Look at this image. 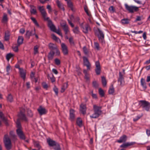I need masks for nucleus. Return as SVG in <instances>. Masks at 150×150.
Listing matches in <instances>:
<instances>
[{"instance_id":"nucleus-46","label":"nucleus","mask_w":150,"mask_h":150,"mask_svg":"<svg viewBox=\"0 0 150 150\" xmlns=\"http://www.w3.org/2000/svg\"><path fill=\"white\" fill-rule=\"evenodd\" d=\"M35 146L38 148L39 150L41 148V146L39 142H35L34 143Z\"/></svg>"},{"instance_id":"nucleus-51","label":"nucleus","mask_w":150,"mask_h":150,"mask_svg":"<svg viewBox=\"0 0 150 150\" xmlns=\"http://www.w3.org/2000/svg\"><path fill=\"white\" fill-rule=\"evenodd\" d=\"M83 52L84 54L86 55L88 53V50L87 48L85 46L83 47Z\"/></svg>"},{"instance_id":"nucleus-13","label":"nucleus","mask_w":150,"mask_h":150,"mask_svg":"<svg viewBox=\"0 0 150 150\" xmlns=\"http://www.w3.org/2000/svg\"><path fill=\"white\" fill-rule=\"evenodd\" d=\"M21 112V113H20L18 114V117H19L18 119L19 120L21 119L25 121H27V119L24 114V110H23Z\"/></svg>"},{"instance_id":"nucleus-31","label":"nucleus","mask_w":150,"mask_h":150,"mask_svg":"<svg viewBox=\"0 0 150 150\" xmlns=\"http://www.w3.org/2000/svg\"><path fill=\"white\" fill-rule=\"evenodd\" d=\"M56 3L58 7L60 9H62L63 11H64V8L63 6V5L58 0L56 1Z\"/></svg>"},{"instance_id":"nucleus-39","label":"nucleus","mask_w":150,"mask_h":150,"mask_svg":"<svg viewBox=\"0 0 150 150\" xmlns=\"http://www.w3.org/2000/svg\"><path fill=\"white\" fill-rule=\"evenodd\" d=\"M51 35L52 39L58 42H60L61 41L54 34H52Z\"/></svg>"},{"instance_id":"nucleus-54","label":"nucleus","mask_w":150,"mask_h":150,"mask_svg":"<svg viewBox=\"0 0 150 150\" xmlns=\"http://www.w3.org/2000/svg\"><path fill=\"white\" fill-rule=\"evenodd\" d=\"M93 86L94 88H97L98 87L99 84L96 81H94L93 82Z\"/></svg>"},{"instance_id":"nucleus-27","label":"nucleus","mask_w":150,"mask_h":150,"mask_svg":"<svg viewBox=\"0 0 150 150\" xmlns=\"http://www.w3.org/2000/svg\"><path fill=\"white\" fill-rule=\"evenodd\" d=\"M141 85L143 88L144 89H146V83L145 82V79L142 78L140 81Z\"/></svg>"},{"instance_id":"nucleus-41","label":"nucleus","mask_w":150,"mask_h":150,"mask_svg":"<svg viewBox=\"0 0 150 150\" xmlns=\"http://www.w3.org/2000/svg\"><path fill=\"white\" fill-rule=\"evenodd\" d=\"M62 28L64 31L65 34L66 35H67L69 32L68 26L67 25L64 27Z\"/></svg>"},{"instance_id":"nucleus-6","label":"nucleus","mask_w":150,"mask_h":150,"mask_svg":"<svg viewBox=\"0 0 150 150\" xmlns=\"http://www.w3.org/2000/svg\"><path fill=\"white\" fill-rule=\"evenodd\" d=\"M141 107L145 110L149 111L150 108V103L145 100H141Z\"/></svg>"},{"instance_id":"nucleus-29","label":"nucleus","mask_w":150,"mask_h":150,"mask_svg":"<svg viewBox=\"0 0 150 150\" xmlns=\"http://www.w3.org/2000/svg\"><path fill=\"white\" fill-rule=\"evenodd\" d=\"M23 38L22 36H19L18 37L17 42L18 45H20L23 43Z\"/></svg>"},{"instance_id":"nucleus-52","label":"nucleus","mask_w":150,"mask_h":150,"mask_svg":"<svg viewBox=\"0 0 150 150\" xmlns=\"http://www.w3.org/2000/svg\"><path fill=\"white\" fill-rule=\"evenodd\" d=\"M13 56V54L11 53H9L6 56V59L7 61H9L10 59Z\"/></svg>"},{"instance_id":"nucleus-63","label":"nucleus","mask_w":150,"mask_h":150,"mask_svg":"<svg viewBox=\"0 0 150 150\" xmlns=\"http://www.w3.org/2000/svg\"><path fill=\"white\" fill-rule=\"evenodd\" d=\"M53 51H54V54L56 53L57 55H59L60 54V52L57 47Z\"/></svg>"},{"instance_id":"nucleus-45","label":"nucleus","mask_w":150,"mask_h":150,"mask_svg":"<svg viewBox=\"0 0 150 150\" xmlns=\"http://www.w3.org/2000/svg\"><path fill=\"white\" fill-rule=\"evenodd\" d=\"M7 100L10 102H11L13 101V98L11 94H9L8 95L7 97Z\"/></svg>"},{"instance_id":"nucleus-9","label":"nucleus","mask_w":150,"mask_h":150,"mask_svg":"<svg viewBox=\"0 0 150 150\" xmlns=\"http://www.w3.org/2000/svg\"><path fill=\"white\" fill-rule=\"evenodd\" d=\"M37 110L40 115L46 114L47 112L45 108L41 106H39Z\"/></svg>"},{"instance_id":"nucleus-5","label":"nucleus","mask_w":150,"mask_h":150,"mask_svg":"<svg viewBox=\"0 0 150 150\" xmlns=\"http://www.w3.org/2000/svg\"><path fill=\"white\" fill-rule=\"evenodd\" d=\"M95 32L96 34L98 36L100 41L102 43H103L104 42V35L103 32L99 28H98L95 31Z\"/></svg>"},{"instance_id":"nucleus-26","label":"nucleus","mask_w":150,"mask_h":150,"mask_svg":"<svg viewBox=\"0 0 150 150\" xmlns=\"http://www.w3.org/2000/svg\"><path fill=\"white\" fill-rule=\"evenodd\" d=\"M49 48L52 51H54L57 47V45L55 44L52 43H50L49 44Z\"/></svg>"},{"instance_id":"nucleus-35","label":"nucleus","mask_w":150,"mask_h":150,"mask_svg":"<svg viewBox=\"0 0 150 150\" xmlns=\"http://www.w3.org/2000/svg\"><path fill=\"white\" fill-rule=\"evenodd\" d=\"M54 54V51H52L49 53L48 55L49 59L50 60L52 59L53 57Z\"/></svg>"},{"instance_id":"nucleus-16","label":"nucleus","mask_w":150,"mask_h":150,"mask_svg":"<svg viewBox=\"0 0 150 150\" xmlns=\"http://www.w3.org/2000/svg\"><path fill=\"white\" fill-rule=\"evenodd\" d=\"M47 21H48V27L50 28L51 30L54 32L56 29L55 26L51 21L49 20V19Z\"/></svg>"},{"instance_id":"nucleus-1","label":"nucleus","mask_w":150,"mask_h":150,"mask_svg":"<svg viewBox=\"0 0 150 150\" xmlns=\"http://www.w3.org/2000/svg\"><path fill=\"white\" fill-rule=\"evenodd\" d=\"M101 107L98 106L96 105H93V110L94 113L90 116L91 118H96L98 117L101 114L102 111L101 110Z\"/></svg>"},{"instance_id":"nucleus-56","label":"nucleus","mask_w":150,"mask_h":150,"mask_svg":"<svg viewBox=\"0 0 150 150\" xmlns=\"http://www.w3.org/2000/svg\"><path fill=\"white\" fill-rule=\"evenodd\" d=\"M60 25L62 27H64L67 25L65 21H62L60 23Z\"/></svg>"},{"instance_id":"nucleus-11","label":"nucleus","mask_w":150,"mask_h":150,"mask_svg":"<svg viewBox=\"0 0 150 150\" xmlns=\"http://www.w3.org/2000/svg\"><path fill=\"white\" fill-rule=\"evenodd\" d=\"M83 58L84 65L86 66L88 70L90 69L91 67V64L88 58L85 57H83Z\"/></svg>"},{"instance_id":"nucleus-28","label":"nucleus","mask_w":150,"mask_h":150,"mask_svg":"<svg viewBox=\"0 0 150 150\" xmlns=\"http://www.w3.org/2000/svg\"><path fill=\"white\" fill-rule=\"evenodd\" d=\"M10 36V34L9 31L8 30L6 31L5 33V40L6 41L8 40Z\"/></svg>"},{"instance_id":"nucleus-15","label":"nucleus","mask_w":150,"mask_h":150,"mask_svg":"<svg viewBox=\"0 0 150 150\" xmlns=\"http://www.w3.org/2000/svg\"><path fill=\"white\" fill-rule=\"evenodd\" d=\"M118 81L120 83V84L121 86H122L124 85L125 82L123 76L120 72L119 73V78Z\"/></svg>"},{"instance_id":"nucleus-4","label":"nucleus","mask_w":150,"mask_h":150,"mask_svg":"<svg viewBox=\"0 0 150 150\" xmlns=\"http://www.w3.org/2000/svg\"><path fill=\"white\" fill-rule=\"evenodd\" d=\"M4 141L6 149L8 150L10 149L11 146V141L7 134L4 135Z\"/></svg>"},{"instance_id":"nucleus-7","label":"nucleus","mask_w":150,"mask_h":150,"mask_svg":"<svg viewBox=\"0 0 150 150\" xmlns=\"http://www.w3.org/2000/svg\"><path fill=\"white\" fill-rule=\"evenodd\" d=\"M16 132L17 135L20 139L25 140V135L21 129H17Z\"/></svg>"},{"instance_id":"nucleus-64","label":"nucleus","mask_w":150,"mask_h":150,"mask_svg":"<svg viewBox=\"0 0 150 150\" xmlns=\"http://www.w3.org/2000/svg\"><path fill=\"white\" fill-rule=\"evenodd\" d=\"M47 8L48 10V12L50 13L52 11V8L50 5H48Z\"/></svg>"},{"instance_id":"nucleus-24","label":"nucleus","mask_w":150,"mask_h":150,"mask_svg":"<svg viewBox=\"0 0 150 150\" xmlns=\"http://www.w3.org/2000/svg\"><path fill=\"white\" fill-rule=\"evenodd\" d=\"M42 16L45 20H48L49 18L47 17V13L45 10V9L40 11Z\"/></svg>"},{"instance_id":"nucleus-14","label":"nucleus","mask_w":150,"mask_h":150,"mask_svg":"<svg viewBox=\"0 0 150 150\" xmlns=\"http://www.w3.org/2000/svg\"><path fill=\"white\" fill-rule=\"evenodd\" d=\"M75 111L72 109H71L69 111V119L71 121H74L75 119Z\"/></svg>"},{"instance_id":"nucleus-22","label":"nucleus","mask_w":150,"mask_h":150,"mask_svg":"<svg viewBox=\"0 0 150 150\" xmlns=\"http://www.w3.org/2000/svg\"><path fill=\"white\" fill-rule=\"evenodd\" d=\"M19 69L21 76L23 79L25 80L26 76V73L25 72L23 69L19 68Z\"/></svg>"},{"instance_id":"nucleus-37","label":"nucleus","mask_w":150,"mask_h":150,"mask_svg":"<svg viewBox=\"0 0 150 150\" xmlns=\"http://www.w3.org/2000/svg\"><path fill=\"white\" fill-rule=\"evenodd\" d=\"M16 125L17 129H21V126L19 119H17L16 122Z\"/></svg>"},{"instance_id":"nucleus-40","label":"nucleus","mask_w":150,"mask_h":150,"mask_svg":"<svg viewBox=\"0 0 150 150\" xmlns=\"http://www.w3.org/2000/svg\"><path fill=\"white\" fill-rule=\"evenodd\" d=\"M30 19L32 20V21L33 22V23H34L35 25H36V26L38 27H39V25L38 24L37 21L35 19V18L32 17H31Z\"/></svg>"},{"instance_id":"nucleus-34","label":"nucleus","mask_w":150,"mask_h":150,"mask_svg":"<svg viewBox=\"0 0 150 150\" xmlns=\"http://www.w3.org/2000/svg\"><path fill=\"white\" fill-rule=\"evenodd\" d=\"M76 123L77 125L80 127L82 126V120L80 118H78L76 121Z\"/></svg>"},{"instance_id":"nucleus-17","label":"nucleus","mask_w":150,"mask_h":150,"mask_svg":"<svg viewBox=\"0 0 150 150\" xmlns=\"http://www.w3.org/2000/svg\"><path fill=\"white\" fill-rule=\"evenodd\" d=\"M127 139V136L125 135H123L120 137V139L117 141V142L119 143L125 142Z\"/></svg>"},{"instance_id":"nucleus-18","label":"nucleus","mask_w":150,"mask_h":150,"mask_svg":"<svg viewBox=\"0 0 150 150\" xmlns=\"http://www.w3.org/2000/svg\"><path fill=\"white\" fill-rule=\"evenodd\" d=\"M80 110L83 114L86 113V107L85 104H81L80 105Z\"/></svg>"},{"instance_id":"nucleus-58","label":"nucleus","mask_w":150,"mask_h":150,"mask_svg":"<svg viewBox=\"0 0 150 150\" xmlns=\"http://www.w3.org/2000/svg\"><path fill=\"white\" fill-rule=\"evenodd\" d=\"M52 83H53L55 81V78L53 75H52L51 76L49 77Z\"/></svg>"},{"instance_id":"nucleus-3","label":"nucleus","mask_w":150,"mask_h":150,"mask_svg":"<svg viewBox=\"0 0 150 150\" xmlns=\"http://www.w3.org/2000/svg\"><path fill=\"white\" fill-rule=\"evenodd\" d=\"M125 9L129 13H133L137 12L139 10V7L133 5H129L127 4H125Z\"/></svg>"},{"instance_id":"nucleus-57","label":"nucleus","mask_w":150,"mask_h":150,"mask_svg":"<svg viewBox=\"0 0 150 150\" xmlns=\"http://www.w3.org/2000/svg\"><path fill=\"white\" fill-rule=\"evenodd\" d=\"M69 41L71 45H74V42L73 40V38L72 37H70L69 38Z\"/></svg>"},{"instance_id":"nucleus-20","label":"nucleus","mask_w":150,"mask_h":150,"mask_svg":"<svg viewBox=\"0 0 150 150\" xmlns=\"http://www.w3.org/2000/svg\"><path fill=\"white\" fill-rule=\"evenodd\" d=\"M135 142H126L120 146L121 148H125L127 147L133 145L135 144Z\"/></svg>"},{"instance_id":"nucleus-36","label":"nucleus","mask_w":150,"mask_h":150,"mask_svg":"<svg viewBox=\"0 0 150 150\" xmlns=\"http://www.w3.org/2000/svg\"><path fill=\"white\" fill-rule=\"evenodd\" d=\"M102 82L103 86H106L107 84V81L105 77L104 76L101 77Z\"/></svg>"},{"instance_id":"nucleus-55","label":"nucleus","mask_w":150,"mask_h":150,"mask_svg":"<svg viewBox=\"0 0 150 150\" xmlns=\"http://www.w3.org/2000/svg\"><path fill=\"white\" fill-rule=\"evenodd\" d=\"M27 114L30 117H32L33 116V113L31 110L28 109L27 111Z\"/></svg>"},{"instance_id":"nucleus-53","label":"nucleus","mask_w":150,"mask_h":150,"mask_svg":"<svg viewBox=\"0 0 150 150\" xmlns=\"http://www.w3.org/2000/svg\"><path fill=\"white\" fill-rule=\"evenodd\" d=\"M67 1L68 6L69 7H72V6H73L72 3L71 2L70 0H65Z\"/></svg>"},{"instance_id":"nucleus-60","label":"nucleus","mask_w":150,"mask_h":150,"mask_svg":"<svg viewBox=\"0 0 150 150\" xmlns=\"http://www.w3.org/2000/svg\"><path fill=\"white\" fill-rule=\"evenodd\" d=\"M55 63L57 65H59L60 64V61L58 59L56 58L54 60Z\"/></svg>"},{"instance_id":"nucleus-42","label":"nucleus","mask_w":150,"mask_h":150,"mask_svg":"<svg viewBox=\"0 0 150 150\" xmlns=\"http://www.w3.org/2000/svg\"><path fill=\"white\" fill-rule=\"evenodd\" d=\"M73 31L74 33L76 34H78L80 32V31L78 27H75L73 29Z\"/></svg>"},{"instance_id":"nucleus-38","label":"nucleus","mask_w":150,"mask_h":150,"mask_svg":"<svg viewBox=\"0 0 150 150\" xmlns=\"http://www.w3.org/2000/svg\"><path fill=\"white\" fill-rule=\"evenodd\" d=\"M0 118L6 124H7V120L4 117L3 113L1 112H0Z\"/></svg>"},{"instance_id":"nucleus-50","label":"nucleus","mask_w":150,"mask_h":150,"mask_svg":"<svg viewBox=\"0 0 150 150\" xmlns=\"http://www.w3.org/2000/svg\"><path fill=\"white\" fill-rule=\"evenodd\" d=\"M42 86L46 90H47L48 86L47 83L45 82H43L42 83Z\"/></svg>"},{"instance_id":"nucleus-47","label":"nucleus","mask_w":150,"mask_h":150,"mask_svg":"<svg viewBox=\"0 0 150 150\" xmlns=\"http://www.w3.org/2000/svg\"><path fill=\"white\" fill-rule=\"evenodd\" d=\"M38 47L37 45H36L34 46V54H36L38 53Z\"/></svg>"},{"instance_id":"nucleus-48","label":"nucleus","mask_w":150,"mask_h":150,"mask_svg":"<svg viewBox=\"0 0 150 150\" xmlns=\"http://www.w3.org/2000/svg\"><path fill=\"white\" fill-rule=\"evenodd\" d=\"M99 93L101 97H103L104 96V93L103 90L101 88H99Z\"/></svg>"},{"instance_id":"nucleus-62","label":"nucleus","mask_w":150,"mask_h":150,"mask_svg":"<svg viewBox=\"0 0 150 150\" xmlns=\"http://www.w3.org/2000/svg\"><path fill=\"white\" fill-rule=\"evenodd\" d=\"M53 90L55 92L56 95H57L58 94V89L56 87V86H54V87L53 88Z\"/></svg>"},{"instance_id":"nucleus-32","label":"nucleus","mask_w":150,"mask_h":150,"mask_svg":"<svg viewBox=\"0 0 150 150\" xmlns=\"http://www.w3.org/2000/svg\"><path fill=\"white\" fill-rule=\"evenodd\" d=\"M67 83H64L62 88L61 89V92L62 93H63L64 91L67 88Z\"/></svg>"},{"instance_id":"nucleus-23","label":"nucleus","mask_w":150,"mask_h":150,"mask_svg":"<svg viewBox=\"0 0 150 150\" xmlns=\"http://www.w3.org/2000/svg\"><path fill=\"white\" fill-rule=\"evenodd\" d=\"M8 20V18L6 14L4 13L3 16L2 18L1 22L4 24L7 23Z\"/></svg>"},{"instance_id":"nucleus-19","label":"nucleus","mask_w":150,"mask_h":150,"mask_svg":"<svg viewBox=\"0 0 150 150\" xmlns=\"http://www.w3.org/2000/svg\"><path fill=\"white\" fill-rule=\"evenodd\" d=\"M47 142L49 146H53L57 143L50 138L47 139Z\"/></svg>"},{"instance_id":"nucleus-21","label":"nucleus","mask_w":150,"mask_h":150,"mask_svg":"<svg viewBox=\"0 0 150 150\" xmlns=\"http://www.w3.org/2000/svg\"><path fill=\"white\" fill-rule=\"evenodd\" d=\"M35 34V30H32L31 31L29 30L27 31L25 34L26 36L27 37L29 38L31 36Z\"/></svg>"},{"instance_id":"nucleus-2","label":"nucleus","mask_w":150,"mask_h":150,"mask_svg":"<svg viewBox=\"0 0 150 150\" xmlns=\"http://www.w3.org/2000/svg\"><path fill=\"white\" fill-rule=\"evenodd\" d=\"M101 107L98 106L96 105H93V110L94 113L90 116L91 118H96L98 117L101 114L102 111L101 110Z\"/></svg>"},{"instance_id":"nucleus-25","label":"nucleus","mask_w":150,"mask_h":150,"mask_svg":"<svg viewBox=\"0 0 150 150\" xmlns=\"http://www.w3.org/2000/svg\"><path fill=\"white\" fill-rule=\"evenodd\" d=\"M30 11L31 14H36L37 13V11L35 7L33 6H31Z\"/></svg>"},{"instance_id":"nucleus-12","label":"nucleus","mask_w":150,"mask_h":150,"mask_svg":"<svg viewBox=\"0 0 150 150\" xmlns=\"http://www.w3.org/2000/svg\"><path fill=\"white\" fill-rule=\"evenodd\" d=\"M95 65L96 66L95 71L96 74L98 75H99L100 73L101 67L100 63L99 61H96V62Z\"/></svg>"},{"instance_id":"nucleus-30","label":"nucleus","mask_w":150,"mask_h":150,"mask_svg":"<svg viewBox=\"0 0 150 150\" xmlns=\"http://www.w3.org/2000/svg\"><path fill=\"white\" fill-rule=\"evenodd\" d=\"M130 20L128 18H124L121 20V23L122 24H127L129 23Z\"/></svg>"},{"instance_id":"nucleus-61","label":"nucleus","mask_w":150,"mask_h":150,"mask_svg":"<svg viewBox=\"0 0 150 150\" xmlns=\"http://www.w3.org/2000/svg\"><path fill=\"white\" fill-rule=\"evenodd\" d=\"M54 32L57 33V34L61 36V37H62V33H61L59 29L57 30L56 29L55 30Z\"/></svg>"},{"instance_id":"nucleus-43","label":"nucleus","mask_w":150,"mask_h":150,"mask_svg":"<svg viewBox=\"0 0 150 150\" xmlns=\"http://www.w3.org/2000/svg\"><path fill=\"white\" fill-rule=\"evenodd\" d=\"M54 147V149L55 150H61L59 144L57 143Z\"/></svg>"},{"instance_id":"nucleus-59","label":"nucleus","mask_w":150,"mask_h":150,"mask_svg":"<svg viewBox=\"0 0 150 150\" xmlns=\"http://www.w3.org/2000/svg\"><path fill=\"white\" fill-rule=\"evenodd\" d=\"M94 45L96 48L97 50L99 49V45L98 43L97 42H95L94 43Z\"/></svg>"},{"instance_id":"nucleus-44","label":"nucleus","mask_w":150,"mask_h":150,"mask_svg":"<svg viewBox=\"0 0 150 150\" xmlns=\"http://www.w3.org/2000/svg\"><path fill=\"white\" fill-rule=\"evenodd\" d=\"M109 10L110 13H113L115 12V9L112 6H110L109 7Z\"/></svg>"},{"instance_id":"nucleus-8","label":"nucleus","mask_w":150,"mask_h":150,"mask_svg":"<svg viewBox=\"0 0 150 150\" xmlns=\"http://www.w3.org/2000/svg\"><path fill=\"white\" fill-rule=\"evenodd\" d=\"M83 24L82 23L81 25L83 32L85 34L88 33V31L91 30V28L87 24H86L83 25Z\"/></svg>"},{"instance_id":"nucleus-10","label":"nucleus","mask_w":150,"mask_h":150,"mask_svg":"<svg viewBox=\"0 0 150 150\" xmlns=\"http://www.w3.org/2000/svg\"><path fill=\"white\" fill-rule=\"evenodd\" d=\"M62 51L64 55H67L68 54V47L67 45L64 43H62L61 45Z\"/></svg>"},{"instance_id":"nucleus-49","label":"nucleus","mask_w":150,"mask_h":150,"mask_svg":"<svg viewBox=\"0 0 150 150\" xmlns=\"http://www.w3.org/2000/svg\"><path fill=\"white\" fill-rule=\"evenodd\" d=\"M114 92V89L113 86L110 87L108 90L109 93L110 94H112Z\"/></svg>"},{"instance_id":"nucleus-33","label":"nucleus","mask_w":150,"mask_h":150,"mask_svg":"<svg viewBox=\"0 0 150 150\" xmlns=\"http://www.w3.org/2000/svg\"><path fill=\"white\" fill-rule=\"evenodd\" d=\"M9 134L10 137L11 138L15 140L17 139L16 136L14 134V133L13 131H10L9 133Z\"/></svg>"}]
</instances>
